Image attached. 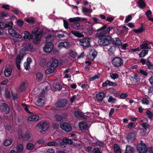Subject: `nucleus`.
Returning <instances> with one entry per match:
<instances>
[{
  "instance_id": "obj_1",
  "label": "nucleus",
  "mask_w": 153,
  "mask_h": 153,
  "mask_svg": "<svg viewBox=\"0 0 153 153\" xmlns=\"http://www.w3.org/2000/svg\"><path fill=\"white\" fill-rule=\"evenodd\" d=\"M32 32L33 36H34V38L33 39V41L35 44L38 45L40 43L43 30L38 27H36L33 30Z\"/></svg>"
},
{
  "instance_id": "obj_2",
  "label": "nucleus",
  "mask_w": 153,
  "mask_h": 153,
  "mask_svg": "<svg viewBox=\"0 0 153 153\" xmlns=\"http://www.w3.org/2000/svg\"><path fill=\"white\" fill-rule=\"evenodd\" d=\"M97 34L99 39L98 42L100 45L106 46L111 42V37L110 36L102 34L99 33H98Z\"/></svg>"
},
{
  "instance_id": "obj_3",
  "label": "nucleus",
  "mask_w": 153,
  "mask_h": 153,
  "mask_svg": "<svg viewBox=\"0 0 153 153\" xmlns=\"http://www.w3.org/2000/svg\"><path fill=\"white\" fill-rule=\"evenodd\" d=\"M68 20L69 22L70 23L74 22L71 26L72 27L74 28L76 30H80L83 29V26L82 25H80V24L77 22L81 21H86V19L85 18H81L79 17H77L70 18Z\"/></svg>"
},
{
  "instance_id": "obj_4",
  "label": "nucleus",
  "mask_w": 153,
  "mask_h": 153,
  "mask_svg": "<svg viewBox=\"0 0 153 153\" xmlns=\"http://www.w3.org/2000/svg\"><path fill=\"white\" fill-rule=\"evenodd\" d=\"M49 127L48 124L46 122H42L37 124V129L40 133L45 131Z\"/></svg>"
},
{
  "instance_id": "obj_5",
  "label": "nucleus",
  "mask_w": 153,
  "mask_h": 153,
  "mask_svg": "<svg viewBox=\"0 0 153 153\" xmlns=\"http://www.w3.org/2000/svg\"><path fill=\"white\" fill-rule=\"evenodd\" d=\"M111 62L112 64L116 68H118L123 65V59L119 57L116 56L114 58Z\"/></svg>"
},
{
  "instance_id": "obj_6",
  "label": "nucleus",
  "mask_w": 153,
  "mask_h": 153,
  "mask_svg": "<svg viewBox=\"0 0 153 153\" xmlns=\"http://www.w3.org/2000/svg\"><path fill=\"white\" fill-rule=\"evenodd\" d=\"M147 148L145 143L142 140L140 141V143L138 144L137 150L139 153H144Z\"/></svg>"
},
{
  "instance_id": "obj_7",
  "label": "nucleus",
  "mask_w": 153,
  "mask_h": 153,
  "mask_svg": "<svg viewBox=\"0 0 153 153\" xmlns=\"http://www.w3.org/2000/svg\"><path fill=\"white\" fill-rule=\"evenodd\" d=\"M108 25L105 24L101 27L100 29L97 30L98 33H102V34L105 35L107 33H109L110 31L113 29V27H108L107 29L106 30L105 29L106 28Z\"/></svg>"
},
{
  "instance_id": "obj_8",
  "label": "nucleus",
  "mask_w": 153,
  "mask_h": 153,
  "mask_svg": "<svg viewBox=\"0 0 153 153\" xmlns=\"http://www.w3.org/2000/svg\"><path fill=\"white\" fill-rule=\"evenodd\" d=\"M60 128L65 132H69L72 130V127L71 125L66 122H62L60 125Z\"/></svg>"
},
{
  "instance_id": "obj_9",
  "label": "nucleus",
  "mask_w": 153,
  "mask_h": 153,
  "mask_svg": "<svg viewBox=\"0 0 153 153\" xmlns=\"http://www.w3.org/2000/svg\"><path fill=\"white\" fill-rule=\"evenodd\" d=\"M91 41V39L89 38H83L79 40L80 45L83 47L90 46V43Z\"/></svg>"
},
{
  "instance_id": "obj_10",
  "label": "nucleus",
  "mask_w": 153,
  "mask_h": 153,
  "mask_svg": "<svg viewBox=\"0 0 153 153\" xmlns=\"http://www.w3.org/2000/svg\"><path fill=\"white\" fill-rule=\"evenodd\" d=\"M53 48V45L50 42H46L44 47L43 48V51L46 53H50Z\"/></svg>"
},
{
  "instance_id": "obj_11",
  "label": "nucleus",
  "mask_w": 153,
  "mask_h": 153,
  "mask_svg": "<svg viewBox=\"0 0 153 153\" xmlns=\"http://www.w3.org/2000/svg\"><path fill=\"white\" fill-rule=\"evenodd\" d=\"M68 100L65 99H62L58 100L55 104L57 107L63 108L67 104Z\"/></svg>"
},
{
  "instance_id": "obj_12",
  "label": "nucleus",
  "mask_w": 153,
  "mask_h": 153,
  "mask_svg": "<svg viewBox=\"0 0 153 153\" xmlns=\"http://www.w3.org/2000/svg\"><path fill=\"white\" fill-rule=\"evenodd\" d=\"M8 32L13 37L18 38H21L22 37L21 36L13 29L11 28L8 29Z\"/></svg>"
},
{
  "instance_id": "obj_13",
  "label": "nucleus",
  "mask_w": 153,
  "mask_h": 153,
  "mask_svg": "<svg viewBox=\"0 0 153 153\" xmlns=\"http://www.w3.org/2000/svg\"><path fill=\"white\" fill-rule=\"evenodd\" d=\"M70 45L69 43L66 41L60 42L58 45V47L59 49H61L63 48L68 49L69 48Z\"/></svg>"
},
{
  "instance_id": "obj_14",
  "label": "nucleus",
  "mask_w": 153,
  "mask_h": 153,
  "mask_svg": "<svg viewBox=\"0 0 153 153\" xmlns=\"http://www.w3.org/2000/svg\"><path fill=\"white\" fill-rule=\"evenodd\" d=\"M109 86H117V84L116 82H113L107 80L104 82L102 83V86L103 87H105Z\"/></svg>"
},
{
  "instance_id": "obj_15",
  "label": "nucleus",
  "mask_w": 153,
  "mask_h": 153,
  "mask_svg": "<svg viewBox=\"0 0 153 153\" xmlns=\"http://www.w3.org/2000/svg\"><path fill=\"white\" fill-rule=\"evenodd\" d=\"M111 40L112 43L116 46H119L122 44L121 41L118 37L111 38Z\"/></svg>"
},
{
  "instance_id": "obj_16",
  "label": "nucleus",
  "mask_w": 153,
  "mask_h": 153,
  "mask_svg": "<svg viewBox=\"0 0 153 153\" xmlns=\"http://www.w3.org/2000/svg\"><path fill=\"white\" fill-rule=\"evenodd\" d=\"M58 61L56 59H54L52 60V62H48L47 63V65H50L51 67L55 69L58 65Z\"/></svg>"
},
{
  "instance_id": "obj_17",
  "label": "nucleus",
  "mask_w": 153,
  "mask_h": 153,
  "mask_svg": "<svg viewBox=\"0 0 153 153\" xmlns=\"http://www.w3.org/2000/svg\"><path fill=\"white\" fill-rule=\"evenodd\" d=\"M1 106L2 107L3 111L6 114L9 113L10 109L8 105L5 103H1Z\"/></svg>"
},
{
  "instance_id": "obj_18",
  "label": "nucleus",
  "mask_w": 153,
  "mask_h": 153,
  "mask_svg": "<svg viewBox=\"0 0 153 153\" xmlns=\"http://www.w3.org/2000/svg\"><path fill=\"white\" fill-rule=\"evenodd\" d=\"M79 126L80 130H86L88 128V125L85 122L82 121L79 124Z\"/></svg>"
},
{
  "instance_id": "obj_19",
  "label": "nucleus",
  "mask_w": 153,
  "mask_h": 153,
  "mask_svg": "<svg viewBox=\"0 0 153 153\" xmlns=\"http://www.w3.org/2000/svg\"><path fill=\"white\" fill-rule=\"evenodd\" d=\"M105 97L104 93L102 92H100L96 95V98L99 101L102 102Z\"/></svg>"
},
{
  "instance_id": "obj_20",
  "label": "nucleus",
  "mask_w": 153,
  "mask_h": 153,
  "mask_svg": "<svg viewBox=\"0 0 153 153\" xmlns=\"http://www.w3.org/2000/svg\"><path fill=\"white\" fill-rule=\"evenodd\" d=\"M12 72V70L10 68H6L4 71V75L7 77H8L11 75Z\"/></svg>"
},
{
  "instance_id": "obj_21",
  "label": "nucleus",
  "mask_w": 153,
  "mask_h": 153,
  "mask_svg": "<svg viewBox=\"0 0 153 153\" xmlns=\"http://www.w3.org/2000/svg\"><path fill=\"white\" fill-rule=\"evenodd\" d=\"M71 33L74 36L78 38H83L84 36L83 34L77 31H71Z\"/></svg>"
},
{
  "instance_id": "obj_22",
  "label": "nucleus",
  "mask_w": 153,
  "mask_h": 153,
  "mask_svg": "<svg viewBox=\"0 0 153 153\" xmlns=\"http://www.w3.org/2000/svg\"><path fill=\"white\" fill-rule=\"evenodd\" d=\"M39 119V117L37 115H31L28 117V120L30 121H36Z\"/></svg>"
},
{
  "instance_id": "obj_23",
  "label": "nucleus",
  "mask_w": 153,
  "mask_h": 153,
  "mask_svg": "<svg viewBox=\"0 0 153 153\" xmlns=\"http://www.w3.org/2000/svg\"><path fill=\"white\" fill-rule=\"evenodd\" d=\"M47 66L48 68L45 71V73L46 74H50L54 72L55 69L51 67L50 65L48 66L47 65Z\"/></svg>"
},
{
  "instance_id": "obj_24",
  "label": "nucleus",
  "mask_w": 153,
  "mask_h": 153,
  "mask_svg": "<svg viewBox=\"0 0 153 153\" xmlns=\"http://www.w3.org/2000/svg\"><path fill=\"white\" fill-rule=\"evenodd\" d=\"M140 9H143L146 7V4L143 0H139L137 2Z\"/></svg>"
},
{
  "instance_id": "obj_25",
  "label": "nucleus",
  "mask_w": 153,
  "mask_h": 153,
  "mask_svg": "<svg viewBox=\"0 0 153 153\" xmlns=\"http://www.w3.org/2000/svg\"><path fill=\"white\" fill-rule=\"evenodd\" d=\"M24 38L25 39H30L34 36H31L29 32L25 31L24 32Z\"/></svg>"
},
{
  "instance_id": "obj_26",
  "label": "nucleus",
  "mask_w": 153,
  "mask_h": 153,
  "mask_svg": "<svg viewBox=\"0 0 153 153\" xmlns=\"http://www.w3.org/2000/svg\"><path fill=\"white\" fill-rule=\"evenodd\" d=\"M24 20L29 24H33L35 23V20L34 18L32 17L25 18Z\"/></svg>"
},
{
  "instance_id": "obj_27",
  "label": "nucleus",
  "mask_w": 153,
  "mask_h": 153,
  "mask_svg": "<svg viewBox=\"0 0 153 153\" xmlns=\"http://www.w3.org/2000/svg\"><path fill=\"white\" fill-rule=\"evenodd\" d=\"M135 150L134 148L130 146L127 145L126 146V151L129 153H133L134 152Z\"/></svg>"
},
{
  "instance_id": "obj_28",
  "label": "nucleus",
  "mask_w": 153,
  "mask_h": 153,
  "mask_svg": "<svg viewBox=\"0 0 153 153\" xmlns=\"http://www.w3.org/2000/svg\"><path fill=\"white\" fill-rule=\"evenodd\" d=\"M23 145L22 144H18L16 146V150L18 152L21 153L22 152L23 150Z\"/></svg>"
},
{
  "instance_id": "obj_29",
  "label": "nucleus",
  "mask_w": 153,
  "mask_h": 153,
  "mask_svg": "<svg viewBox=\"0 0 153 153\" xmlns=\"http://www.w3.org/2000/svg\"><path fill=\"white\" fill-rule=\"evenodd\" d=\"M113 147L115 153H121V149L118 144H114Z\"/></svg>"
},
{
  "instance_id": "obj_30",
  "label": "nucleus",
  "mask_w": 153,
  "mask_h": 153,
  "mask_svg": "<svg viewBox=\"0 0 153 153\" xmlns=\"http://www.w3.org/2000/svg\"><path fill=\"white\" fill-rule=\"evenodd\" d=\"M59 143L55 141H49L47 143L46 146H58Z\"/></svg>"
},
{
  "instance_id": "obj_31",
  "label": "nucleus",
  "mask_w": 153,
  "mask_h": 153,
  "mask_svg": "<svg viewBox=\"0 0 153 153\" xmlns=\"http://www.w3.org/2000/svg\"><path fill=\"white\" fill-rule=\"evenodd\" d=\"M43 76V74L40 72H38L36 74V79L39 82H40L42 79Z\"/></svg>"
},
{
  "instance_id": "obj_32",
  "label": "nucleus",
  "mask_w": 153,
  "mask_h": 153,
  "mask_svg": "<svg viewBox=\"0 0 153 153\" xmlns=\"http://www.w3.org/2000/svg\"><path fill=\"white\" fill-rule=\"evenodd\" d=\"M115 51V47L114 46H111L108 49L109 54L110 56H113Z\"/></svg>"
},
{
  "instance_id": "obj_33",
  "label": "nucleus",
  "mask_w": 153,
  "mask_h": 153,
  "mask_svg": "<svg viewBox=\"0 0 153 153\" xmlns=\"http://www.w3.org/2000/svg\"><path fill=\"white\" fill-rule=\"evenodd\" d=\"M13 142V140L10 138L5 139L4 142V145L5 146H8L10 145Z\"/></svg>"
},
{
  "instance_id": "obj_34",
  "label": "nucleus",
  "mask_w": 153,
  "mask_h": 153,
  "mask_svg": "<svg viewBox=\"0 0 153 153\" xmlns=\"http://www.w3.org/2000/svg\"><path fill=\"white\" fill-rule=\"evenodd\" d=\"M149 51L148 50H144L140 52L139 54L140 57H144L148 54Z\"/></svg>"
},
{
  "instance_id": "obj_35",
  "label": "nucleus",
  "mask_w": 153,
  "mask_h": 153,
  "mask_svg": "<svg viewBox=\"0 0 153 153\" xmlns=\"http://www.w3.org/2000/svg\"><path fill=\"white\" fill-rule=\"evenodd\" d=\"M145 30V29L143 27V24H142L141 26V27L138 29H134V31L136 34H138L142 33Z\"/></svg>"
},
{
  "instance_id": "obj_36",
  "label": "nucleus",
  "mask_w": 153,
  "mask_h": 153,
  "mask_svg": "<svg viewBox=\"0 0 153 153\" xmlns=\"http://www.w3.org/2000/svg\"><path fill=\"white\" fill-rule=\"evenodd\" d=\"M31 134L28 133H26L24 135L23 140L25 141H27L30 139Z\"/></svg>"
},
{
  "instance_id": "obj_37",
  "label": "nucleus",
  "mask_w": 153,
  "mask_h": 153,
  "mask_svg": "<svg viewBox=\"0 0 153 153\" xmlns=\"http://www.w3.org/2000/svg\"><path fill=\"white\" fill-rule=\"evenodd\" d=\"M25 49L27 51H31L33 49V46L31 43H27L26 45Z\"/></svg>"
},
{
  "instance_id": "obj_38",
  "label": "nucleus",
  "mask_w": 153,
  "mask_h": 153,
  "mask_svg": "<svg viewBox=\"0 0 153 153\" xmlns=\"http://www.w3.org/2000/svg\"><path fill=\"white\" fill-rule=\"evenodd\" d=\"M127 138L128 141L133 140L134 138V134L132 133H129L127 135Z\"/></svg>"
},
{
  "instance_id": "obj_39",
  "label": "nucleus",
  "mask_w": 153,
  "mask_h": 153,
  "mask_svg": "<svg viewBox=\"0 0 153 153\" xmlns=\"http://www.w3.org/2000/svg\"><path fill=\"white\" fill-rule=\"evenodd\" d=\"M146 115L148 117L150 120H153V113L149 110H147L146 112Z\"/></svg>"
},
{
  "instance_id": "obj_40",
  "label": "nucleus",
  "mask_w": 153,
  "mask_h": 153,
  "mask_svg": "<svg viewBox=\"0 0 153 153\" xmlns=\"http://www.w3.org/2000/svg\"><path fill=\"white\" fill-rule=\"evenodd\" d=\"M53 88L56 90L60 91L62 88V86L59 83L57 82L54 84L53 86Z\"/></svg>"
},
{
  "instance_id": "obj_41",
  "label": "nucleus",
  "mask_w": 153,
  "mask_h": 153,
  "mask_svg": "<svg viewBox=\"0 0 153 153\" xmlns=\"http://www.w3.org/2000/svg\"><path fill=\"white\" fill-rule=\"evenodd\" d=\"M140 48L141 49H149L148 44L147 43H145L144 42L140 46Z\"/></svg>"
},
{
  "instance_id": "obj_42",
  "label": "nucleus",
  "mask_w": 153,
  "mask_h": 153,
  "mask_svg": "<svg viewBox=\"0 0 153 153\" xmlns=\"http://www.w3.org/2000/svg\"><path fill=\"white\" fill-rule=\"evenodd\" d=\"M141 126L143 128V132H146L147 130V129L149 127V124L146 123H143L141 124Z\"/></svg>"
},
{
  "instance_id": "obj_43",
  "label": "nucleus",
  "mask_w": 153,
  "mask_h": 153,
  "mask_svg": "<svg viewBox=\"0 0 153 153\" xmlns=\"http://www.w3.org/2000/svg\"><path fill=\"white\" fill-rule=\"evenodd\" d=\"M55 118L57 121H61L63 119V117L60 114H56L55 116Z\"/></svg>"
},
{
  "instance_id": "obj_44",
  "label": "nucleus",
  "mask_w": 153,
  "mask_h": 153,
  "mask_svg": "<svg viewBox=\"0 0 153 153\" xmlns=\"http://www.w3.org/2000/svg\"><path fill=\"white\" fill-rule=\"evenodd\" d=\"M83 13L85 14L87 13H90L92 12V11L85 7H82V9Z\"/></svg>"
},
{
  "instance_id": "obj_45",
  "label": "nucleus",
  "mask_w": 153,
  "mask_h": 153,
  "mask_svg": "<svg viewBox=\"0 0 153 153\" xmlns=\"http://www.w3.org/2000/svg\"><path fill=\"white\" fill-rule=\"evenodd\" d=\"M26 87V84L24 82H22L20 84L19 89L21 91L23 92L25 90Z\"/></svg>"
},
{
  "instance_id": "obj_46",
  "label": "nucleus",
  "mask_w": 153,
  "mask_h": 153,
  "mask_svg": "<svg viewBox=\"0 0 153 153\" xmlns=\"http://www.w3.org/2000/svg\"><path fill=\"white\" fill-rule=\"evenodd\" d=\"M34 145L32 143H29L26 145V149L28 150L32 149L34 147Z\"/></svg>"
},
{
  "instance_id": "obj_47",
  "label": "nucleus",
  "mask_w": 153,
  "mask_h": 153,
  "mask_svg": "<svg viewBox=\"0 0 153 153\" xmlns=\"http://www.w3.org/2000/svg\"><path fill=\"white\" fill-rule=\"evenodd\" d=\"M90 53H91L92 56L93 57V59H95L97 55V52L93 48L92 49H91Z\"/></svg>"
},
{
  "instance_id": "obj_48",
  "label": "nucleus",
  "mask_w": 153,
  "mask_h": 153,
  "mask_svg": "<svg viewBox=\"0 0 153 153\" xmlns=\"http://www.w3.org/2000/svg\"><path fill=\"white\" fill-rule=\"evenodd\" d=\"M146 65L149 70H153V64L150 61H148L146 62Z\"/></svg>"
},
{
  "instance_id": "obj_49",
  "label": "nucleus",
  "mask_w": 153,
  "mask_h": 153,
  "mask_svg": "<svg viewBox=\"0 0 153 153\" xmlns=\"http://www.w3.org/2000/svg\"><path fill=\"white\" fill-rule=\"evenodd\" d=\"M142 103L146 105H149V100L148 98H143L141 101Z\"/></svg>"
},
{
  "instance_id": "obj_50",
  "label": "nucleus",
  "mask_w": 153,
  "mask_h": 153,
  "mask_svg": "<svg viewBox=\"0 0 153 153\" xmlns=\"http://www.w3.org/2000/svg\"><path fill=\"white\" fill-rule=\"evenodd\" d=\"M74 115L77 118L82 117H83L82 115L79 111H75Z\"/></svg>"
},
{
  "instance_id": "obj_51",
  "label": "nucleus",
  "mask_w": 153,
  "mask_h": 153,
  "mask_svg": "<svg viewBox=\"0 0 153 153\" xmlns=\"http://www.w3.org/2000/svg\"><path fill=\"white\" fill-rule=\"evenodd\" d=\"M44 104V100L42 98H39L37 102L36 105L39 106H42Z\"/></svg>"
},
{
  "instance_id": "obj_52",
  "label": "nucleus",
  "mask_w": 153,
  "mask_h": 153,
  "mask_svg": "<svg viewBox=\"0 0 153 153\" xmlns=\"http://www.w3.org/2000/svg\"><path fill=\"white\" fill-rule=\"evenodd\" d=\"M11 11L15 15H18L20 13L21 11L18 8H13Z\"/></svg>"
},
{
  "instance_id": "obj_53",
  "label": "nucleus",
  "mask_w": 153,
  "mask_h": 153,
  "mask_svg": "<svg viewBox=\"0 0 153 153\" xmlns=\"http://www.w3.org/2000/svg\"><path fill=\"white\" fill-rule=\"evenodd\" d=\"M24 56V53H23L20 52L19 55H18L16 58V61L21 60L23 58Z\"/></svg>"
},
{
  "instance_id": "obj_54",
  "label": "nucleus",
  "mask_w": 153,
  "mask_h": 153,
  "mask_svg": "<svg viewBox=\"0 0 153 153\" xmlns=\"http://www.w3.org/2000/svg\"><path fill=\"white\" fill-rule=\"evenodd\" d=\"M7 13H6L4 11H1L0 12V17L1 18L7 17L8 16Z\"/></svg>"
},
{
  "instance_id": "obj_55",
  "label": "nucleus",
  "mask_w": 153,
  "mask_h": 153,
  "mask_svg": "<svg viewBox=\"0 0 153 153\" xmlns=\"http://www.w3.org/2000/svg\"><path fill=\"white\" fill-rule=\"evenodd\" d=\"M119 75L117 73H111L110 74V76L113 79H115L119 77Z\"/></svg>"
},
{
  "instance_id": "obj_56",
  "label": "nucleus",
  "mask_w": 153,
  "mask_h": 153,
  "mask_svg": "<svg viewBox=\"0 0 153 153\" xmlns=\"http://www.w3.org/2000/svg\"><path fill=\"white\" fill-rule=\"evenodd\" d=\"M116 99L114 98L112 96H110L108 99V101L109 102H112L113 103L116 102Z\"/></svg>"
},
{
  "instance_id": "obj_57",
  "label": "nucleus",
  "mask_w": 153,
  "mask_h": 153,
  "mask_svg": "<svg viewBox=\"0 0 153 153\" xmlns=\"http://www.w3.org/2000/svg\"><path fill=\"white\" fill-rule=\"evenodd\" d=\"M18 138L19 139L21 140L23 138L24 135L23 134V133L22 131H19L18 132Z\"/></svg>"
},
{
  "instance_id": "obj_58",
  "label": "nucleus",
  "mask_w": 153,
  "mask_h": 153,
  "mask_svg": "<svg viewBox=\"0 0 153 153\" xmlns=\"http://www.w3.org/2000/svg\"><path fill=\"white\" fill-rule=\"evenodd\" d=\"M140 73L144 76H146L148 75V73L146 70H144L142 69L140 70Z\"/></svg>"
},
{
  "instance_id": "obj_59",
  "label": "nucleus",
  "mask_w": 153,
  "mask_h": 153,
  "mask_svg": "<svg viewBox=\"0 0 153 153\" xmlns=\"http://www.w3.org/2000/svg\"><path fill=\"white\" fill-rule=\"evenodd\" d=\"M22 105L24 108L25 111L28 113H30V112L29 111L28 107V106L27 105L25 104L24 103L22 104Z\"/></svg>"
},
{
  "instance_id": "obj_60",
  "label": "nucleus",
  "mask_w": 153,
  "mask_h": 153,
  "mask_svg": "<svg viewBox=\"0 0 153 153\" xmlns=\"http://www.w3.org/2000/svg\"><path fill=\"white\" fill-rule=\"evenodd\" d=\"M87 30L89 34L91 35L93 33V32L95 30L92 26H90L87 29Z\"/></svg>"
},
{
  "instance_id": "obj_61",
  "label": "nucleus",
  "mask_w": 153,
  "mask_h": 153,
  "mask_svg": "<svg viewBox=\"0 0 153 153\" xmlns=\"http://www.w3.org/2000/svg\"><path fill=\"white\" fill-rule=\"evenodd\" d=\"M152 13L151 11L150 10H148L145 13V14L146 15L148 19H149V18H150L151 16H152Z\"/></svg>"
},
{
  "instance_id": "obj_62",
  "label": "nucleus",
  "mask_w": 153,
  "mask_h": 153,
  "mask_svg": "<svg viewBox=\"0 0 153 153\" xmlns=\"http://www.w3.org/2000/svg\"><path fill=\"white\" fill-rule=\"evenodd\" d=\"M100 76V74H97L96 75L90 78L89 79V80L90 81H92L96 79H99Z\"/></svg>"
},
{
  "instance_id": "obj_63",
  "label": "nucleus",
  "mask_w": 153,
  "mask_h": 153,
  "mask_svg": "<svg viewBox=\"0 0 153 153\" xmlns=\"http://www.w3.org/2000/svg\"><path fill=\"white\" fill-rule=\"evenodd\" d=\"M153 153V147H149L147 148L144 153Z\"/></svg>"
},
{
  "instance_id": "obj_64",
  "label": "nucleus",
  "mask_w": 153,
  "mask_h": 153,
  "mask_svg": "<svg viewBox=\"0 0 153 153\" xmlns=\"http://www.w3.org/2000/svg\"><path fill=\"white\" fill-rule=\"evenodd\" d=\"M92 152V153H102L100 152L99 149L97 147L93 148Z\"/></svg>"
}]
</instances>
